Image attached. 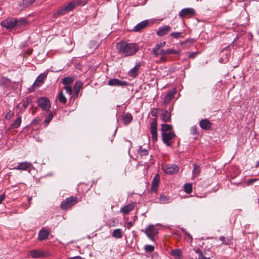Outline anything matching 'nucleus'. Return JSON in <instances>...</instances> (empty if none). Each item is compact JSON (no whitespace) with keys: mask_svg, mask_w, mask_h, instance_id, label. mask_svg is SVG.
Returning <instances> with one entry per match:
<instances>
[{"mask_svg":"<svg viewBox=\"0 0 259 259\" xmlns=\"http://www.w3.org/2000/svg\"><path fill=\"white\" fill-rule=\"evenodd\" d=\"M116 47L118 52L124 56H131L136 54L139 51V46L137 43H126L120 41L117 43Z\"/></svg>","mask_w":259,"mask_h":259,"instance_id":"f257e3e1","label":"nucleus"},{"mask_svg":"<svg viewBox=\"0 0 259 259\" xmlns=\"http://www.w3.org/2000/svg\"><path fill=\"white\" fill-rule=\"evenodd\" d=\"M78 203L77 197L70 196L62 202L60 207L63 210H67Z\"/></svg>","mask_w":259,"mask_h":259,"instance_id":"f03ea898","label":"nucleus"},{"mask_svg":"<svg viewBox=\"0 0 259 259\" xmlns=\"http://www.w3.org/2000/svg\"><path fill=\"white\" fill-rule=\"evenodd\" d=\"M162 169L164 172L168 175H172L178 171V167L175 164L164 163L161 165Z\"/></svg>","mask_w":259,"mask_h":259,"instance_id":"7ed1b4c3","label":"nucleus"},{"mask_svg":"<svg viewBox=\"0 0 259 259\" xmlns=\"http://www.w3.org/2000/svg\"><path fill=\"white\" fill-rule=\"evenodd\" d=\"M38 106L43 111H48L51 108V103L49 99L47 97H41L37 100Z\"/></svg>","mask_w":259,"mask_h":259,"instance_id":"20e7f679","label":"nucleus"},{"mask_svg":"<svg viewBox=\"0 0 259 259\" xmlns=\"http://www.w3.org/2000/svg\"><path fill=\"white\" fill-rule=\"evenodd\" d=\"M157 118H154L152 119L150 124V133L152 135V139L153 142H156L157 140Z\"/></svg>","mask_w":259,"mask_h":259,"instance_id":"39448f33","label":"nucleus"},{"mask_svg":"<svg viewBox=\"0 0 259 259\" xmlns=\"http://www.w3.org/2000/svg\"><path fill=\"white\" fill-rule=\"evenodd\" d=\"M160 181V176L158 174H157L153 178L151 187L150 188V191L151 193H157L158 187L159 186V183Z\"/></svg>","mask_w":259,"mask_h":259,"instance_id":"423d86ee","label":"nucleus"},{"mask_svg":"<svg viewBox=\"0 0 259 259\" xmlns=\"http://www.w3.org/2000/svg\"><path fill=\"white\" fill-rule=\"evenodd\" d=\"M195 11L194 9L188 8L182 9L179 14V16L182 18H189L193 17L195 15Z\"/></svg>","mask_w":259,"mask_h":259,"instance_id":"0eeeda50","label":"nucleus"},{"mask_svg":"<svg viewBox=\"0 0 259 259\" xmlns=\"http://www.w3.org/2000/svg\"><path fill=\"white\" fill-rule=\"evenodd\" d=\"M144 232L151 240H153L154 236L158 233L157 229L153 225H149Z\"/></svg>","mask_w":259,"mask_h":259,"instance_id":"6e6552de","label":"nucleus"},{"mask_svg":"<svg viewBox=\"0 0 259 259\" xmlns=\"http://www.w3.org/2000/svg\"><path fill=\"white\" fill-rule=\"evenodd\" d=\"M15 23L16 19L9 17L2 21L1 25L2 26L5 27L7 29H11L15 27V25H16Z\"/></svg>","mask_w":259,"mask_h":259,"instance_id":"1a4fd4ad","label":"nucleus"},{"mask_svg":"<svg viewBox=\"0 0 259 259\" xmlns=\"http://www.w3.org/2000/svg\"><path fill=\"white\" fill-rule=\"evenodd\" d=\"M108 85L110 86L124 87L128 85V82L126 81H122L117 78H112L108 81Z\"/></svg>","mask_w":259,"mask_h":259,"instance_id":"9d476101","label":"nucleus"},{"mask_svg":"<svg viewBox=\"0 0 259 259\" xmlns=\"http://www.w3.org/2000/svg\"><path fill=\"white\" fill-rule=\"evenodd\" d=\"M68 4L58 9V10L53 14L54 18H57L59 16L63 15L71 11Z\"/></svg>","mask_w":259,"mask_h":259,"instance_id":"9b49d317","label":"nucleus"},{"mask_svg":"<svg viewBox=\"0 0 259 259\" xmlns=\"http://www.w3.org/2000/svg\"><path fill=\"white\" fill-rule=\"evenodd\" d=\"M32 165V163L28 161H24L20 162L18 165L14 167L13 169L21 170H27L30 168Z\"/></svg>","mask_w":259,"mask_h":259,"instance_id":"f8f14e48","label":"nucleus"},{"mask_svg":"<svg viewBox=\"0 0 259 259\" xmlns=\"http://www.w3.org/2000/svg\"><path fill=\"white\" fill-rule=\"evenodd\" d=\"M87 3V1H82V0H73L69 3H68L69 7H70L71 11H72L74 8L80 6H84Z\"/></svg>","mask_w":259,"mask_h":259,"instance_id":"ddd939ff","label":"nucleus"},{"mask_svg":"<svg viewBox=\"0 0 259 259\" xmlns=\"http://www.w3.org/2000/svg\"><path fill=\"white\" fill-rule=\"evenodd\" d=\"M47 78V75L45 73H41L35 79V81L32 85L33 88L39 87L44 82V80Z\"/></svg>","mask_w":259,"mask_h":259,"instance_id":"4468645a","label":"nucleus"},{"mask_svg":"<svg viewBox=\"0 0 259 259\" xmlns=\"http://www.w3.org/2000/svg\"><path fill=\"white\" fill-rule=\"evenodd\" d=\"M175 136V134L172 132L168 133H162V137L164 143L167 145H169V141Z\"/></svg>","mask_w":259,"mask_h":259,"instance_id":"2eb2a0df","label":"nucleus"},{"mask_svg":"<svg viewBox=\"0 0 259 259\" xmlns=\"http://www.w3.org/2000/svg\"><path fill=\"white\" fill-rule=\"evenodd\" d=\"M51 231L43 228L40 230L38 233V240L39 241H42L46 240L50 234Z\"/></svg>","mask_w":259,"mask_h":259,"instance_id":"dca6fc26","label":"nucleus"},{"mask_svg":"<svg viewBox=\"0 0 259 259\" xmlns=\"http://www.w3.org/2000/svg\"><path fill=\"white\" fill-rule=\"evenodd\" d=\"M176 93L177 90L176 88L171 91H169L164 97L163 101L164 104L165 105L168 104L171 99L174 98V96Z\"/></svg>","mask_w":259,"mask_h":259,"instance_id":"f3484780","label":"nucleus"},{"mask_svg":"<svg viewBox=\"0 0 259 259\" xmlns=\"http://www.w3.org/2000/svg\"><path fill=\"white\" fill-rule=\"evenodd\" d=\"M28 254H30L33 258L42 257L45 256V253L42 250L38 249L30 250L28 252Z\"/></svg>","mask_w":259,"mask_h":259,"instance_id":"a211bd4d","label":"nucleus"},{"mask_svg":"<svg viewBox=\"0 0 259 259\" xmlns=\"http://www.w3.org/2000/svg\"><path fill=\"white\" fill-rule=\"evenodd\" d=\"M135 206L134 203L128 204L120 208V212L123 214H127L133 210Z\"/></svg>","mask_w":259,"mask_h":259,"instance_id":"6ab92c4d","label":"nucleus"},{"mask_svg":"<svg viewBox=\"0 0 259 259\" xmlns=\"http://www.w3.org/2000/svg\"><path fill=\"white\" fill-rule=\"evenodd\" d=\"M148 25V20H144L137 24L133 28V30L135 32L140 31L141 30L146 27Z\"/></svg>","mask_w":259,"mask_h":259,"instance_id":"aec40b11","label":"nucleus"},{"mask_svg":"<svg viewBox=\"0 0 259 259\" xmlns=\"http://www.w3.org/2000/svg\"><path fill=\"white\" fill-rule=\"evenodd\" d=\"M140 66L141 63H137L135 66L129 71L128 75L133 78L136 77L138 75V70H139Z\"/></svg>","mask_w":259,"mask_h":259,"instance_id":"412c9836","label":"nucleus"},{"mask_svg":"<svg viewBox=\"0 0 259 259\" xmlns=\"http://www.w3.org/2000/svg\"><path fill=\"white\" fill-rule=\"evenodd\" d=\"M199 125L203 130H208L211 128L212 123L207 119H204L200 120Z\"/></svg>","mask_w":259,"mask_h":259,"instance_id":"4be33fe9","label":"nucleus"},{"mask_svg":"<svg viewBox=\"0 0 259 259\" xmlns=\"http://www.w3.org/2000/svg\"><path fill=\"white\" fill-rule=\"evenodd\" d=\"M195 42V40L194 39H187L184 41H179V45H180L183 49L188 48L194 44Z\"/></svg>","mask_w":259,"mask_h":259,"instance_id":"5701e85b","label":"nucleus"},{"mask_svg":"<svg viewBox=\"0 0 259 259\" xmlns=\"http://www.w3.org/2000/svg\"><path fill=\"white\" fill-rule=\"evenodd\" d=\"M160 112H161L160 114L161 119L164 122L169 121L170 119V113L167 110L163 109Z\"/></svg>","mask_w":259,"mask_h":259,"instance_id":"b1692460","label":"nucleus"},{"mask_svg":"<svg viewBox=\"0 0 259 259\" xmlns=\"http://www.w3.org/2000/svg\"><path fill=\"white\" fill-rule=\"evenodd\" d=\"M171 30L169 26H165L162 28H160L157 32V34L159 36H163L167 34Z\"/></svg>","mask_w":259,"mask_h":259,"instance_id":"393cba45","label":"nucleus"},{"mask_svg":"<svg viewBox=\"0 0 259 259\" xmlns=\"http://www.w3.org/2000/svg\"><path fill=\"white\" fill-rule=\"evenodd\" d=\"M27 21L24 18L20 20L16 19V25H15V27H16V28H23L26 24H27Z\"/></svg>","mask_w":259,"mask_h":259,"instance_id":"a878e982","label":"nucleus"},{"mask_svg":"<svg viewBox=\"0 0 259 259\" xmlns=\"http://www.w3.org/2000/svg\"><path fill=\"white\" fill-rule=\"evenodd\" d=\"M82 86V83L81 81H76L74 85V95L76 97L78 96L79 91Z\"/></svg>","mask_w":259,"mask_h":259,"instance_id":"bb28decb","label":"nucleus"},{"mask_svg":"<svg viewBox=\"0 0 259 259\" xmlns=\"http://www.w3.org/2000/svg\"><path fill=\"white\" fill-rule=\"evenodd\" d=\"M48 111H49V112L47 116L46 119L44 121L45 126H47L49 124L50 122L52 119L54 114H55V112L53 113L50 110H48Z\"/></svg>","mask_w":259,"mask_h":259,"instance_id":"cd10ccee","label":"nucleus"},{"mask_svg":"<svg viewBox=\"0 0 259 259\" xmlns=\"http://www.w3.org/2000/svg\"><path fill=\"white\" fill-rule=\"evenodd\" d=\"M133 117L130 113H126L124 116H123L122 120L123 123L125 125L129 124L132 120Z\"/></svg>","mask_w":259,"mask_h":259,"instance_id":"c85d7f7f","label":"nucleus"},{"mask_svg":"<svg viewBox=\"0 0 259 259\" xmlns=\"http://www.w3.org/2000/svg\"><path fill=\"white\" fill-rule=\"evenodd\" d=\"M112 236L116 238H121L123 235V232L121 229H115L112 234Z\"/></svg>","mask_w":259,"mask_h":259,"instance_id":"c756f323","label":"nucleus"},{"mask_svg":"<svg viewBox=\"0 0 259 259\" xmlns=\"http://www.w3.org/2000/svg\"><path fill=\"white\" fill-rule=\"evenodd\" d=\"M35 0H22L20 6L23 8H27L33 4Z\"/></svg>","mask_w":259,"mask_h":259,"instance_id":"7c9ffc66","label":"nucleus"},{"mask_svg":"<svg viewBox=\"0 0 259 259\" xmlns=\"http://www.w3.org/2000/svg\"><path fill=\"white\" fill-rule=\"evenodd\" d=\"M21 123V117H18L14 123L11 125V128L12 129L17 128L19 127Z\"/></svg>","mask_w":259,"mask_h":259,"instance_id":"2f4dec72","label":"nucleus"},{"mask_svg":"<svg viewBox=\"0 0 259 259\" xmlns=\"http://www.w3.org/2000/svg\"><path fill=\"white\" fill-rule=\"evenodd\" d=\"M172 126L169 124H162L161 130L162 133H168L171 132Z\"/></svg>","mask_w":259,"mask_h":259,"instance_id":"473e14b6","label":"nucleus"},{"mask_svg":"<svg viewBox=\"0 0 259 259\" xmlns=\"http://www.w3.org/2000/svg\"><path fill=\"white\" fill-rule=\"evenodd\" d=\"M58 100L60 102L63 104H65L67 102V99L65 98L62 91H61L59 93Z\"/></svg>","mask_w":259,"mask_h":259,"instance_id":"72a5a7b5","label":"nucleus"},{"mask_svg":"<svg viewBox=\"0 0 259 259\" xmlns=\"http://www.w3.org/2000/svg\"><path fill=\"white\" fill-rule=\"evenodd\" d=\"M184 191L187 194H190L192 192V185L191 183H187L184 186Z\"/></svg>","mask_w":259,"mask_h":259,"instance_id":"f704fd0d","label":"nucleus"},{"mask_svg":"<svg viewBox=\"0 0 259 259\" xmlns=\"http://www.w3.org/2000/svg\"><path fill=\"white\" fill-rule=\"evenodd\" d=\"M200 172V166L196 164H193V175L194 177H197Z\"/></svg>","mask_w":259,"mask_h":259,"instance_id":"c9c22d12","label":"nucleus"},{"mask_svg":"<svg viewBox=\"0 0 259 259\" xmlns=\"http://www.w3.org/2000/svg\"><path fill=\"white\" fill-rule=\"evenodd\" d=\"M73 81V78L72 77H65L62 81V82L65 86L71 83Z\"/></svg>","mask_w":259,"mask_h":259,"instance_id":"e433bc0d","label":"nucleus"},{"mask_svg":"<svg viewBox=\"0 0 259 259\" xmlns=\"http://www.w3.org/2000/svg\"><path fill=\"white\" fill-rule=\"evenodd\" d=\"M138 153L141 156H144V155H147L148 154V151L145 149H143L142 146H140L138 150Z\"/></svg>","mask_w":259,"mask_h":259,"instance_id":"4c0bfd02","label":"nucleus"},{"mask_svg":"<svg viewBox=\"0 0 259 259\" xmlns=\"http://www.w3.org/2000/svg\"><path fill=\"white\" fill-rule=\"evenodd\" d=\"M169 200V197H167V196H164L163 195H161L160 196L159 199L160 202L161 203H163V204L168 202Z\"/></svg>","mask_w":259,"mask_h":259,"instance_id":"58836bf2","label":"nucleus"},{"mask_svg":"<svg viewBox=\"0 0 259 259\" xmlns=\"http://www.w3.org/2000/svg\"><path fill=\"white\" fill-rule=\"evenodd\" d=\"M162 111V109L161 108H153L151 110V113L152 116H154L155 118L157 117V114L159 112Z\"/></svg>","mask_w":259,"mask_h":259,"instance_id":"ea45409f","label":"nucleus"},{"mask_svg":"<svg viewBox=\"0 0 259 259\" xmlns=\"http://www.w3.org/2000/svg\"><path fill=\"white\" fill-rule=\"evenodd\" d=\"M196 252L198 253V259H210V257L205 256L200 249H197Z\"/></svg>","mask_w":259,"mask_h":259,"instance_id":"a19ab883","label":"nucleus"},{"mask_svg":"<svg viewBox=\"0 0 259 259\" xmlns=\"http://www.w3.org/2000/svg\"><path fill=\"white\" fill-rule=\"evenodd\" d=\"M144 249L146 252H151L154 250V246L152 245H146Z\"/></svg>","mask_w":259,"mask_h":259,"instance_id":"79ce46f5","label":"nucleus"},{"mask_svg":"<svg viewBox=\"0 0 259 259\" xmlns=\"http://www.w3.org/2000/svg\"><path fill=\"white\" fill-rule=\"evenodd\" d=\"M108 222L110 227L116 226L118 224V220L116 218H113L109 220Z\"/></svg>","mask_w":259,"mask_h":259,"instance_id":"37998d69","label":"nucleus"},{"mask_svg":"<svg viewBox=\"0 0 259 259\" xmlns=\"http://www.w3.org/2000/svg\"><path fill=\"white\" fill-rule=\"evenodd\" d=\"M169 254L172 255L175 259H178V249L176 248L171 250Z\"/></svg>","mask_w":259,"mask_h":259,"instance_id":"c03bdc74","label":"nucleus"},{"mask_svg":"<svg viewBox=\"0 0 259 259\" xmlns=\"http://www.w3.org/2000/svg\"><path fill=\"white\" fill-rule=\"evenodd\" d=\"M220 240L222 242L223 244H225L226 245L229 244L230 242V239L229 238H226L223 236H221L220 237Z\"/></svg>","mask_w":259,"mask_h":259,"instance_id":"a18cd8bd","label":"nucleus"},{"mask_svg":"<svg viewBox=\"0 0 259 259\" xmlns=\"http://www.w3.org/2000/svg\"><path fill=\"white\" fill-rule=\"evenodd\" d=\"M161 48L157 44L155 47L153 49L152 53L156 57L158 56V52L159 51Z\"/></svg>","mask_w":259,"mask_h":259,"instance_id":"49530a36","label":"nucleus"},{"mask_svg":"<svg viewBox=\"0 0 259 259\" xmlns=\"http://www.w3.org/2000/svg\"><path fill=\"white\" fill-rule=\"evenodd\" d=\"M14 113L13 111L9 110L8 111L5 115V118L7 119H10L13 116Z\"/></svg>","mask_w":259,"mask_h":259,"instance_id":"de8ad7c7","label":"nucleus"},{"mask_svg":"<svg viewBox=\"0 0 259 259\" xmlns=\"http://www.w3.org/2000/svg\"><path fill=\"white\" fill-rule=\"evenodd\" d=\"M64 89L65 90L66 93L68 94L69 96L72 95V89L71 86L66 85L64 87Z\"/></svg>","mask_w":259,"mask_h":259,"instance_id":"09e8293b","label":"nucleus"},{"mask_svg":"<svg viewBox=\"0 0 259 259\" xmlns=\"http://www.w3.org/2000/svg\"><path fill=\"white\" fill-rule=\"evenodd\" d=\"M31 102V100L29 98H27L25 100L23 101V107H24V109H26L28 104Z\"/></svg>","mask_w":259,"mask_h":259,"instance_id":"8fccbe9b","label":"nucleus"},{"mask_svg":"<svg viewBox=\"0 0 259 259\" xmlns=\"http://www.w3.org/2000/svg\"><path fill=\"white\" fill-rule=\"evenodd\" d=\"M199 54V52H189L188 53V54H189V57L190 58H194L196 56Z\"/></svg>","mask_w":259,"mask_h":259,"instance_id":"3c124183","label":"nucleus"},{"mask_svg":"<svg viewBox=\"0 0 259 259\" xmlns=\"http://www.w3.org/2000/svg\"><path fill=\"white\" fill-rule=\"evenodd\" d=\"M177 54L176 51H175L172 49H167L165 50V55L166 54Z\"/></svg>","mask_w":259,"mask_h":259,"instance_id":"603ef678","label":"nucleus"},{"mask_svg":"<svg viewBox=\"0 0 259 259\" xmlns=\"http://www.w3.org/2000/svg\"><path fill=\"white\" fill-rule=\"evenodd\" d=\"M191 133L192 135H195L197 133V127L196 126L194 125L191 127Z\"/></svg>","mask_w":259,"mask_h":259,"instance_id":"864d4df0","label":"nucleus"},{"mask_svg":"<svg viewBox=\"0 0 259 259\" xmlns=\"http://www.w3.org/2000/svg\"><path fill=\"white\" fill-rule=\"evenodd\" d=\"M257 180H259V179H249L247 181V184H249V185H250V184H253L254 182L257 181Z\"/></svg>","mask_w":259,"mask_h":259,"instance_id":"5fc2aeb1","label":"nucleus"},{"mask_svg":"<svg viewBox=\"0 0 259 259\" xmlns=\"http://www.w3.org/2000/svg\"><path fill=\"white\" fill-rule=\"evenodd\" d=\"M5 198H6V195L5 193L0 195V204L2 203V202L4 200Z\"/></svg>","mask_w":259,"mask_h":259,"instance_id":"6e6d98bb","label":"nucleus"},{"mask_svg":"<svg viewBox=\"0 0 259 259\" xmlns=\"http://www.w3.org/2000/svg\"><path fill=\"white\" fill-rule=\"evenodd\" d=\"M158 55H165V50H164L163 49H161L158 52Z\"/></svg>","mask_w":259,"mask_h":259,"instance_id":"4d7b16f0","label":"nucleus"},{"mask_svg":"<svg viewBox=\"0 0 259 259\" xmlns=\"http://www.w3.org/2000/svg\"><path fill=\"white\" fill-rule=\"evenodd\" d=\"M170 35L176 38H178V32L172 33Z\"/></svg>","mask_w":259,"mask_h":259,"instance_id":"13d9d810","label":"nucleus"},{"mask_svg":"<svg viewBox=\"0 0 259 259\" xmlns=\"http://www.w3.org/2000/svg\"><path fill=\"white\" fill-rule=\"evenodd\" d=\"M38 121H39V119H38V118H34V119L33 120L32 122V124H37V123H38Z\"/></svg>","mask_w":259,"mask_h":259,"instance_id":"bf43d9fd","label":"nucleus"},{"mask_svg":"<svg viewBox=\"0 0 259 259\" xmlns=\"http://www.w3.org/2000/svg\"><path fill=\"white\" fill-rule=\"evenodd\" d=\"M157 45L160 47V48L162 49L165 45V42L164 41L162 42H160V44H157Z\"/></svg>","mask_w":259,"mask_h":259,"instance_id":"052dcab7","label":"nucleus"},{"mask_svg":"<svg viewBox=\"0 0 259 259\" xmlns=\"http://www.w3.org/2000/svg\"><path fill=\"white\" fill-rule=\"evenodd\" d=\"M157 45L160 47V48L162 49L165 45V42L164 41L162 42H160V44H157Z\"/></svg>","mask_w":259,"mask_h":259,"instance_id":"680f3d73","label":"nucleus"},{"mask_svg":"<svg viewBox=\"0 0 259 259\" xmlns=\"http://www.w3.org/2000/svg\"><path fill=\"white\" fill-rule=\"evenodd\" d=\"M10 80L8 79V78H3L2 79V81H3V83H7L8 81H9Z\"/></svg>","mask_w":259,"mask_h":259,"instance_id":"e2e57ef3","label":"nucleus"},{"mask_svg":"<svg viewBox=\"0 0 259 259\" xmlns=\"http://www.w3.org/2000/svg\"><path fill=\"white\" fill-rule=\"evenodd\" d=\"M133 225V223L132 222H129L127 223V228L130 229Z\"/></svg>","mask_w":259,"mask_h":259,"instance_id":"0e129e2a","label":"nucleus"},{"mask_svg":"<svg viewBox=\"0 0 259 259\" xmlns=\"http://www.w3.org/2000/svg\"><path fill=\"white\" fill-rule=\"evenodd\" d=\"M71 259H82V258L81 257H80L79 256H76L72 257Z\"/></svg>","mask_w":259,"mask_h":259,"instance_id":"69168bd1","label":"nucleus"},{"mask_svg":"<svg viewBox=\"0 0 259 259\" xmlns=\"http://www.w3.org/2000/svg\"><path fill=\"white\" fill-rule=\"evenodd\" d=\"M255 166H256V167H257L259 166V159H258V161H257Z\"/></svg>","mask_w":259,"mask_h":259,"instance_id":"338daca9","label":"nucleus"},{"mask_svg":"<svg viewBox=\"0 0 259 259\" xmlns=\"http://www.w3.org/2000/svg\"><path fill=\"white\" fill-rule=\"evenodd\" d=\"M186 234L188 237H190L191 239H192V237L190 234L188 233V234Z\"/></svg>","mask_w":259,"mask_h":259,"instance_id":"774afa93","label":"nucleus"}]
</instances>
